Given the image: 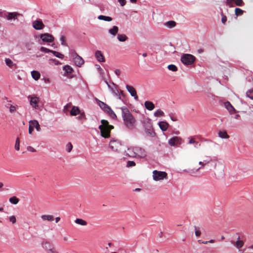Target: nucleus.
I'll return each instance as SVG.
<instances>
[{"label":"nucleus","instance_id":"obj_1","mask_svg":"<svg viewBox=\"0 0 253 253\" xmlns=\"http://www.w3.org/2000/svg\"><path fill=\"white\" fill-rule=\"evenodd\" d=\"M122 116L126 126L129 129H133L136 126V120L129 110L126 107L121 108Z\"/></svg>","mask_w":253,"mask_h":253},{"label":"nucleus","instance_id":"obj_2","mask_svg":"<svg viewBox=\"0 0 253 253\" xmlns=\"http://www.w3.org/2000/svg\"><path fill=\"white\" fill-rule=\"evenodd\" d=\"M129 157L138 158H144L147 153L144 149L138 146H132L127 148L126 151Z\"/></svg>","mask_w":253,"mask_h":253},{"label":"nucleus","instance_id":"obj_3","mask_svg":"<svg viewBox=\"0 0 253 253\" xmlns=\"http://www.w3.org/2000/svg\"><path fill=\"white\" fill-rule=\"evenodd\" d=\"M101 125L98 127L100 130V135L102 137L107 138L110 136V131L114 128L112 125L109 124V122L105 120L101 121Z\"/></svg>","mask_w":253,"mask_h":253},{"label":"nucleus","instance_id":"obj_4","mask_svg":"<svg viewBox=\"0 0 253 253\" xmlns=\"http://www.w3.org/2000/svg\"><path fill=\"white\" fill-rule=\"evenodd\" d=\"M97 102L98 103V105L101 108V109H102L105 112L107 113L108 115L110 116V117H111L113 119H117V117L116 114L114 113V112L112 110V109L109 106H108L105 103L101 101L100 100L98 99L97 100Z\"/></svg>","mask_w":253,"mask_h":253},{"label":"nucleus","instance_id":"obj_5","mask_svg":"<svg viewBox=\"0 0 253 253\" xmlns=\"http://www.w3.org/2000/svg\"><path fill=\"white\" fill-rule=\"evenodd\" d=\"M70 54L76 66L81 67L83 64H84V59L81 56H80L75 51H70Z\"/></svg>","mask_w":253,"mask_h":253},{"label":"nucleus","instance_id":"obj_6","mask_svg":"<svg viewBox=\"0 0 253 253\" xmlns=\"http://www.w3.org/2000/svg\"><path fill=\"white\" fill-rule=\"evenodd\" d=\"M167 173L165 171L154 170L153 171V178L155 181H160L164 179H167Z\"/></svg>","mask_w":253,"mask_h":253},{"label":"nucleus","instance_id":"obj_7","mask_svg":"<svg viewBox=\"0 0 253 253\" xmlns=\"http://www.w3.org/2000/svg\"><path fill=\"white\" fill-rule=\"evenodd\" d=\"M195 57L189 54H186L182 56L181 58V62L185 65H191L195 61Z\"/></svg>","mask_w":253,"mask_h":253},{"label":"nucleus","instance_id":"obj_8","mask_svg":"<svg viewBox=\"0 0 253 253\" xmlns=\"http://www.w3.org/2000/svg\"><path fill=\"white\" fill-rule=\"evenodd\" d=\"M28 98L29 100L30 105L33 108H34L36 110H38L40 108L39 104L40 101V99L39 97L35 95H29Z\"/></svg>","mask_w":253,"mask_h":253},{"label":"nucleus","instance_id":"obj_9","mask_svg":"<svg viewBox=\"0 0 253 253\" xmlns=\"http://www.w3.org/2000/svg\"><path fill=\"white\" fill-rule=\"evenodd\" d=\"M40 38L42 42H52L54 40V37L48 33H44L41 34Z\"/></svg>","mask_w":253,"mask_h":253},{"label":"nucleus","instance_id":"obj_10","mask_svg":"<svg viewBox=\"0 0 253 253\" xmlns=\"http://www.w3.org/2000/svg\"><path fill=\"white\" fill-rule=\"evenodd\" d=\"M182 142V138L178 136H174L168 141L169 144L171 146L180 145Z\"/></svg>","mask_w":253,"mask_h":253},{"label":"nucleus","instance_id":"obj_11","mask_svg":"<svg viewBox=\"0 0 253 253\" xmlns=\"http://www.w3.org/2000/svg\"><path fill=\"white\" fill-rule=\"evenodd\" d=\"M32 26L36 30H42L44 27V25L41 19L34 21L32 22Z\"/></svg>","mask_w":253,"mask_h":253},{"label":"nucleus","instance_id":"obj_12","mask_svg":"<svg viewBox=\"0 0 253 253\" xmlns=\"http://www.w3.org/2000/svg\"><path fill=\"white\" fill-rule=\"evenodd\" d=\"M121 143L118 140H111L109 143V147L114 151H117L120 146Z\"/></svg>","mask_w":253,"mask_h":253},{"label":"nucleus","instance_id":"obj_13","mask_svg":"<svg viewBox=\"0 0 253 253\" xmlns=\"http://www.w3.org/2000/svg\"><path fill=\"white\" fill-rule=\"evenodd\" d=\"M126 88L128 92L130 93L131 96L134 97V99L137 101L138 100V97L137 95L136 91L135 88L130 85H126Z\"/></svg>","mask_w":253,"mask_h":253},{"label":"nucleus","instance_id":"obj_14","mask_svg":"<svg viewBox=\"0 0 253 253\" xmlns=\"http://www.w3.org/2000/svg\"><path fill=\"white\" fill-rule=\"evenodd\" d=\"M6 19L8 21L15 20L17 19L18 16L21 15V14L17 12H7L6 14Z\"/></svg>","mask_w":253,"mask_h":253},{"label":"nucleus","instance_id":"obj_15","mask_svg":"<svg viewBox=\"0 0 253 253\" xmlns=\"http://www.w3.org/2000/svg\"><path fill=\"white\" fill-rule=\"evenodd\" d=\"M224 106L231 115H233L237 112L234 107L229 101H226L224 103Z\"/></svg>","mask_w":253,"mask_h":253},{"label":"nucleus","instance_id":"obj_16","mask_svg":"<svg viewBox=\"0 0 253 253\" xmlns=\"http://www.w3.org/2000/svg\"><path fill=\"white\" fill-rule=\"evenodd\" d=\"M42 246L44 249H45L47 251V253L48 252H49L50 250H53L54 249V247H53L52 244L48 241H44L42 242Z\"/></svg>","mask_w":253,"mask_h":253},{"label":"nucleus","instance_id":"obj_17","mask_svg":"<svg viewBox=\"0 0 253 253\" xmlns=\"http://www.w3.org/2000/svg\"><path fill=\"white\" fill-rule=\"evenodd\" d=\"M145 131L147 135L150 137H154L155 135V133L152 128V126L151 124H148L147 127L145 128Z\"/></svg>","mask_w":253,"mask_h":253},{"label":"nucleus","instance_id":"obj_18","mask_svg":"<svg viewBox=\"0 0 253 253\" xmlns=\"http://www.w3.org/2000/svg\"><path fill=\"white\" fill-rule=\"evenodd\" d=\"M95 56L96 59L99 62H101L105 61V57L101 51L97 50L95 53Z\"/></svg>","mask_w":253,"mask_h":253},{"label":"nucleus","instance_id":"obj_19","mask_svg":"<svg viewBox=\"0 0 253 253\" xmlns=\"http://www.w3.org/2000/svg\"><path fill=\"white\" fill-rule=\"evenodd\" d=\"M29 123L30 126H32L34 128H35L38 131H40L41 130L40 125L37 120H31Z\"/></svg>","mask_w":253,"mask_h":253},{"label":"nucleus","instance_id":"obj_20","mask_svg":"<svg viewBox=\"0 0 253 253\" xmlns=\"http://www.w3.org/2000/svg\"><path fill=\"white\" fill-rule=\"evenodd\" d=\"M233 2H234L236 5L239 6H242L244 4L243 0H226V3L229 5H230Z\"/></svg>","mask_w":253,"mask_h":253},{"label":"nucleus","instance_id":"obj_21","mask_svg":"<svg viewBox=\"0 0 253 253\" xmlns=\"http://www.w3.org/2000/svg\"><path fill=\"white\" fill-rule=\"evenodd\" d=\"M5 62L6 65L11 69H16L17 67L16 64L13 63V62L9 58H6L5 59Z\"/></svg>","mask_w":253,"mask_h":253},{"label":"nucleus","instance_id":"obj_22","mask_svg":"<svg viewBox=\"0 0 253 253\" xmlns=\"http://www.w3.org/2000/svg\"><path fill=\"white\" fill-rule=\"evenodd\" d=\"M169 124L165 121H161L159 123V126L163 131H166L169 127Z\"/></svg>","mask_w":253,"mask_h":253},{"label":"nucleus","instance_id":"obj_23","mask_svg":"<svg viewBox=\"0 0 253 253\" xmlns=\"http://www.w3.org/2000/svg\"><path fill=\"white\" fill-rule=\"evenodd\" d=\"M119 31V28L116 26H114L112 28H110L108 30L109 33L115 37L116 36Z\"/></svg>","mask_w":253,"mask_h":253},{"label":"nucleus","instance_id":"obj_24","mask_svg":"<svg viewBox=\"0 0 253 253\" xmlns=\"http://www.w3.org/2000/svg\"><path fill=\"white\" fill-rule=\"evenodd\" d=\"M145 108L149 110L152 111L155 108V105L152 102L149 101H146L144 103Z\"/></svg>","mask_w":253,"mask_h":253},{"label":"nucleus","instance_id":"obj_25","mask_svg":"<svg viewBox=\"0 0 253 253\" xmlns=\"http://www.w3.org/2000/svg\"><path fill=\"white\" fill-rule=\"evenodd\" d=\"M211 161V159L210 157H207V159L203 161H200L199 164L201 166L199 168H200V169H203L206 165L209 164Z\"/></svg>","mask_w":253,"mask_h":253},{"label":"nucleus","instance_id":"obj_26","mask_svg":"<svg viewBox=\"0 0 253 253\" xmlns=\"http://www.w3.org/2000/svg\"><path fill=\"white\" fill-rule=\"evenodd\" d=\"M218 135L222 139H228L229 138V135L225 130H219L218 132Z\"/></svg>","mask_w":253,"mask_h":253},{"label":"nucleus","instance_id":"obj_27","mask_svg":"<svg viewBox=\"0 0 253 253\" xmlns=\"http://www.w3.org/2000/svg\"><path fill=\"white\" fill-rule=\"evenodd\" d=\"M63 70L65 72V73H64L65 76H67L69 74H71L73 72L72 68L70 66L68 65H65L63 67Z\"/></svg>","mask_w":253,"mask_h":253},{"label":"nucleus","instance_id":"obj_28","mask_svg":"<svg viewBox=\"0 0 253 253\" xmlns=\"http://www.w3.org/2000/svg\"><path fill=\"white\" fill-rule=\"evenodd\" d=\"M80 113V110L78 107L73 106L70 111L71 116H76Z\"/></svg>","mask_w":253,"mask_h":253},{"label":"nucleus","instance_id":"obj_29","mask_svg":"<svg viewBox=\"0 0 253 253\" xmlns=\"http://www.w3.org/2000/svg\"><path fill=\"white\" fill-rule=\"evenodd\" d=\"M31 76L35 81H38L41 77L40 73L35 70H33L31 72Z\"/></svg>","mask_w":253,"mask_h":253},{"label":"nucleus","instance_id":"obj_30","mask_svg":"<svg viewBox=\"0 0 253 253\" xmlns=\"http://www.w3.org/2000/svg\"><path fill=\"white\" fill-rule=\"evenodd\" d=\"M176 25V22L173 20L169 21L164 24V25L166 27L170 29L174 28Z\"/></svg>","mask_w":253,"mask_h":253},{"label":"nucleus","instance_id":"obj_31","mask_svg":"<svg viewBox=\"0 0 253 253\" xmlns=\"http://www.w3.org/2000/svg\"><path fill=\"white\" fill-rule=\"evenodd\" d=\"M189 142L188 143V144H193L194 147L198 148L200 144L199 143V142L197 141H196L194 138L192 137H189Z\"/></svg>","mask_w":253,"mask_h":253},{"label":"nucleus","instance_id":"obj_32","mask_svg":"<svg viewBox=\"0 0 253 253\" xmlns=\"http://www.w3.org/2000/svg\"><path fill=\"white\" fill-rule=\"evenodd\" d=\"M200 169V168L197 169H184V171L187 172L191 176H193L195 174L197 173L198 171Z\"/></svg>","mask_w":253,"mask_h":253},{"label":"nucleus","instance_id":"obj_33","mask_svg":"<svg viewBox=\"0 0 253 253\" xmlns=\"http://www.w3.org/2000/svg\"><path fill=\"white\" fill-rule=\"evenodd\" d=\"M244 242L242 240H240V236H238L237 241L236 242H235V246L237 249H240L243 247V246H244Z\"/></svg>","mask_w":253,"mask_h":253},{"label":"nucleus","instance_id":"obj_34","mask_svg":"<svg viewBox=\"0 0 253 253\" xmlns=\"http://www.w3.org/2000/svg\"><path fill=\"white\" fill-rule=\"evenodd\" d=\"M41 218L42 220H47L49 221H52L54 220V217L51 215H42L41 216Z\"/></svg>","mask_w":253,"mask_h":253},{"label":"nucleus","instance_id":"obj_35","mask_svg":"<svg viewBox=\"0 0 253 253\" xmlns=\"http://www.w3.org/2000/svg\"><path fill=\"white\" fill-rule=\"evenodd\" d=\"M75 222L77 224H79L82 226H86L87 225V222L82 218L76 219Z\"/></svg>","mask_w":253,"mask_h":253},{"label":"nucleus","instance_id":"obj_36","mask_svg":"<svg viewBox=\"0 0 253 253\" xmlns=\"http://www.w3.org/2000/svg\"><path fill=\"white\" fill-rule=\"evenodd\" d=\"M117 39L120 42H124L127 40V37L125 34H118L117 35Z\"/></svg>","mask_w":253,"mask_h":253},{"label":"nucleus","instance_id":"obj_37","mask_svg":"<svg viewBox=\"0 0 253 253\" xmlns=\"http://www.w3.org/2000/svg\"><path fill=\"white\" fill-rule=\"evenodd\" d=\"M98 19L99 20H104V21H108V22L111 21L112 20V18L111 17L104 16V15H99L98 17Z\"/></svg>","mask_w":253,"mask_h":253},{"label":"nucleus","instance_id":"obj_38","mask_svg":"<svg viewBox=\"0 0 253 253\" xmlns=\"http://www.w3.org/2000/svg\"><path fill=\"white\" fill-rule=\"evenodd\" d=\"M9 202L13 205H16L18 203L19 200L16 196H13L9 199Z\"/></svg>","mask_w":253,"mask_h":253},{"label":"nucleus","instance_id":"obj_39","mask_svg":"<svg viewBox=\"0 0 253 253\" xmlns=\"http://www.w3.org/2000/svg\"><path fill=\"white\" fill-rule=\"evenodd\" d=\"M11 102V101L9 100L7 97H4L3 98V103H4L5 107L6 108H9L10 103Z\"/></svg>","mask_w":253,"mask_h":253},{"label":"nucleus","instance_id":"obj_40","mask_svg":"<svg viewBox=\"0 0 253 253\" xmlns=\"http://www.w3.org/2000/svg\"><path fill=\"white\" fill-rule=\"evenodd\" d=\"M154 115L155 117H160V116H164V113L161 110L158 109L155 112Z\"/></svg>","mask_w":253,"mask_h":253},{"label":"nucleus","instance_id":"obj_41","mask_svg":"<svg viewBox=\"0 0 253 253\" xmlns=\"http://www.w3.org/2000/svg\"><path fill=\"white\" fill-rule=\"evenodd\" d=\"M52 53H53L55 56L60 59H63L64 57L63 54L56 51L53 50Z\"/></svg>","mask_w":253,"mask_h":253},{"label":"nucleus","instance_id":"obj_42","mask_svg":"<svg viewBox=\"0 0 253 253\" xmlns=\"http://www.w3.org/2000/svg\"><path fill=\"white\" fill-rule=\"evenodd\" d=\"M246 96L247 97L253 100V89H252L248 90L246 92Z\"/></svg>","mask_w":253,"mask_h":253},{"label":"nucleus","instance_id":"obj_43","mask_svg":"<svg viewBox=\"0 0 253 253\" xmlns=\"http://www.w3.org/2000/svg\"><path fill=\"white\" fill-rule=\"evenodd\" d=\"M168 68L169 70L171 71H173V72H176V71H177V67L175 65H173V64L169 65L168 66Z\"/></svg>","mask_w":253,"mask_h":253},{"label":"nucleus","instance_id":"obj_44","mask_svg":"<svg viewBox=\"0 0 253 253\" xmlns=\"http://www.w3.org/2000/svg\"><path fill=\"white\" fill-rule=\"evenodd\" d=\"M15 149L17 151H19L20 149V139L17 137L16 139L15 144Z\"/></svg>","mask_w":253,"mask_h":253},{"label":"nucleus","instance_id":"obj_45","mask_svg":"<svg viewBox=\"0 0 253 253\" xmlns=\"http://www.w3.org/2000/svg\"><path fill=\"white\" fill-rule=\"evenodd\" d=\"M235 14L237 16H238L242 15L244 12V11L239 8H236L235 10Z\"/></svg>","mask_w":253,"mask_h":253},{"label":"nucleus","instance_id":"obj_46","mask_svg":"<svg viewBox=\"0 0 253 253\" xmlns=\"http://www.w3.org/2000/svg\"><path fill=\"white\" fill-rule=\"evenodd\" d=\"M73 148V146L70 142H68L66 146V150L68 152H70Z\"/></svg>","mask_w":253,"mask_h":253},{"label":"nucleus","instance_id":"obj_47","mask_svg":"<svg viewBox=\"0 0 253 253\" xmlns=\"http://www.w3.org/2000/svg\"><path fill=\"white\" fill-rule=\"evenodd\" d=\"M111 91L113 94L117 96L119 99H121V98L120 94H119V91L117 89L115 90L114 88H111Z\"/></svg>","mask_w":253,"mask_h":253},{"label":"nucleus","instance_id":"obj_48","mask_svg":"<svg viewBox=\"0 0 253 253\" xmlns=\"http://www.w3.org/2000/svg\"><path fill=\"white\" fill-rule=\"evenodd\" d=\"M40 50L42 52H44L45 53H49V52H51V53H52V50H50V49H49L46 47H43V46H42L41 48H40Z\"/></svg>","mask_w":253,"mask_h":253},{"label":"nucleus","instance_id":"obj_49","mask_svg":"<svg viewBox=\"0 0 253 253\" xmlns=\"http://www.w3.org/2000/svg\"><path fill=\"white\" fill-rule=\"evenodd\" d=\"M9 221L12 224H15L16 222V218L14 215H11L8 217Z\"/></svg>","mask_w":253,"mask_h":253},{"label":"nucleus","instance_id":"obj_50","mask_svg":"<svg viewBox=\"0 0 253 253\" xmlns=\"http://www.w3.org/2000/svg\"><path fill=\"white\" fill-rule=\"evenodd\" d=\"M135 166V163L132 161H128L127 162L126 167H132Z\"/></svg>","mask_w":253,"mask_h":253},{"label":"nucleus","instance_id":"obj_51","mask_svg":"<svg viewBox=\"0 0 253 253\" xmlns=\"http://www.w3.org/2000/svg\"><path fill=\"white\" fill-rule=\"evenodd\" d=\"M16 111V108L15 106L13 105H10L9 106V111L11 113H14Z\"/></svg>","mask_w":253,"mask_h":253},{"label":"nucleus","instance_id":"obj_52","mask_svg":"<svg viewBox=\"0 0 253 253\" xmlns=\"http://www.w3.org/2000/svg\"><path fill=\"white\" fill-rule=\"evenodd\" d=\"M60 41L61 42V43L62 45H64V46H66L67 45L65 38H64V37L63 36H61L60 37Z\"/></svg>","mask_w":253,"mask_h":253},{"label":"nucleus","instance_id":"obj_53","mask_svg":"<svg viewBox=\"0 0 253 253\" xmlns=\"http://www.w3.org/2000/svg\"><path fill=\"white\" fill-rule=\"evenodd\" d=\"M195 235L197 237H199L201 235V231L200 230L199 228L197 227L196 226H195Z\"/></svg>","mask_w":253,"mask_h":253},{"label":"nucleus","instance_id":"obj_54","mask_svg":"<svg viewBox=\"0 0 253 253\" xmlns=\"http://www.w3.org/2000/svg\"><path fill=\"white\" fill-rule=\"evenodd\" d=\"M7 12L5 11H0V17H3V18H6V15Z\"/></svg>","mask_w":253,"mask_h":253},{"label":"nucleus","instance_id":"obj_55","mask_svg":"<svg viewBox=\"0 0 253 253\" xmlns=\"http://www.w3.org/2000/svg\"><path fill=\"white\" fill-rule=\"evenodd\" d=\"M71 106V103H68L66 104L64 107V111H66L68 110V108Z\"/></svg>","mask_w":253,"mask_h":253},{"label":"nucleus","instance_id":"obj_56","mask_svg":"<svg viewBox=\"0 0 253 253\" xmlns=\"http://www.w3.org/2000/svg\"><path fill=\"white\" fill-rule=\"evenodd\" d=\"M121 6H124L126 3V0H118Z\"/></svg>","mask_w":253,"mask_h":253},{"label":"nucleus","instance_id":"obj_57","mask_svg":"<svg viewBox=\"0 0 253 253\" xmlns=\"http://www.w3.org/2000/svg\"><path fill=\"white\" fill-rule=\"evenodd\" d=\"M33 130H34V128L32 126H30L29 125V130H28L29 133L30 134H32L33 131Z\"/></svg>","mask_w":253,"mask_h":253},{"label":"nucleus","instance_id":"obj_58","mask_svg":"<svg viewBox=\"0 0 253 253\" xmlns=\"http://www.w3.org/2000/svg\"><path fill=\"white\" fill-rule=\"evenodd\" d=\"M115 74L119 76H120V75L121 74V71L119 70V69H116L115 71Z\"/></svg>","mask_w":253,"mask_h":253},{"label":"nucleus","instance_id":"obj_59","mask_svg":"<svg viewBox=\"0 0 253 253\" xmlns=\"http://www.w3.org/2000/svg\"><path fill=\"white\" fill-rule=\"evenodd\" d=\"M198 243L199 244H208V241H203L201 240H198Z\"/></svg>","mask_w":253,"mask_h":253},{"label":"nucleus","instance_id":"obj_60","mask_svg":"<svg viewBox=\"0 0 253 253\" xmlns=\"http://www.w3.org/2000/svg\"><path fill=\"white\" fill-rule=\"evenodd\" d=\"M221 21H222V22L224 24L225 22L226 21V16L222 17V19H221Z\"/></svg>","mask_w":253,"mask_h":253},{"label":"nucleus","instance_id":"obj_61","mask_svg":"<svg viewBox=\"0 0 253 253\" xmlns=\"http://www.w3.org/2000/svg\"><path fill=\"white\" fill-rule=\"evenodd\" d=\"M105 83L107 84L108 88L111 90V88H113L111 86V85L108 83V82L107 81H106Z\"/></svg>","mask_w":253,"mask_h":253},{"label":"nucleus","instance_id":"obj_62","mask_svg":"<svg viewBox=\"0 0 253 253\" xmlns=\"http://www.w3.org/2000/svg\"><path fill=\"white\" fill-rule=\"evenodd\" d=\"M60 220V218L59 217H57L55 218V222L56 223H58Z\"/></svg>","mask_w":253,"mask_h":253},{"label":"nucleus","instance_id":"obj_63","mask_svg":"<svg viewBox=\"0 0 253 253\" xmlns=\"http://www.w3.org/2000/svg\"><path fill=\"white\" fill-rule=\"evenodd\" d=\"M29 148H30V150L31 151H32V152H35V151H36V150H35L34 148H32V147H29ZM28 150H29V148H28Z\"/></svg>","mask_w":253,"mask_h":253},{"label":"nucleus","instance_id":"obj_64","mask_svg":"<svg viewBox=\"0 0 253 253\" xmlns=\"http://www.w3.org/2000/svg\"><path fill=\"white\" fill-rule=\"evenodd\" d=\"M239 117H240V115H238V114H236V115H235V116L234 117V118L235 119H238Z\"/></svg>","mask_w":253,"mask_h":253}]
</instances>
